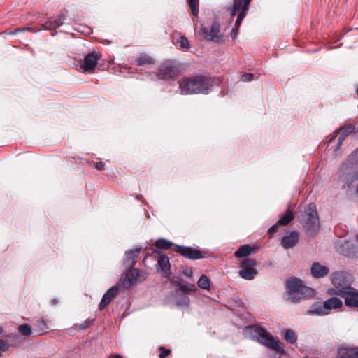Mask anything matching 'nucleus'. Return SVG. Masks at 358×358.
Here are the masks:
<instances>
[{"mask_svg":"<svg viewBox=\"0 0 358 358\" xmlns=\"http://www.w3.org/2000/svg\"><path fill=\"white\" fill-rule=\"evenodd\" d=\"M337 183L347 195L358 196V164L350 155L337 171Z\"/></svg>","mask_w":358,"mask_h":358,"instance_id":"f257e3e1","label":"nucleus"},{"mask_svg":"<svg viewBox=\"0 0 358 358\" xmlns=\"http://www.w3.org/2000/svg\"><path fill=\"white\" fill-rule=\"evenodd\" d=\"M179 90L182 95L208 94L213 86V80L209 76L199 74L193 76H184L178 81Z\"/></svg>","mask_w":358,"mask_h":358,"instance_id":"f03ea898","label":"nucleus"},{"mask_svg":"<svg viewBox=\"0 0 358 358\" xmlns=\"http://www.w3.org/2000/svg\"><path fill=\"white\" fill-rule=\"evenodd\" d=\"M248 327L250 329L253 338L260 344L280 355L286 354L284 345L267 332L264 328L258 325L249 326Z\"/></svg>","mask_w":358,"mask_h":358,"instance_id":"7ed1b4c3","label":"nucleus"},{"mask_svg":"<svg viewBox=\"0 0 358 358\" xmlns=\"http://www.w3.org/2000/svg\"><path fill=\"white\" fill-rule=\"evenodd\" d=\"M303 229L307 236H314L320 231V221L316 205L309 203L305 207L300 218Z\"/></svg>","mask_w":358,"mask_h":358,"instance_id":"20e7f679","label":"nucleus"},{"mask_svg":"<svg viewBox=\"0 0 358 358\" xmlns=\"http://www.w3.org/2000/svg\"><path fill=\"white\" fill-rule=\"evenodd\" d=\"M352 277L350 274L343 272L336 271L332 273L331 282L335 287L334 289L329 291V294H335L338 296L340 291H343L345 287H350Z\"/></svg>","mask_w":358,"mask_h":358,"instance_id":"39448f33","label":"nucleus"},{"mask_svg":"<svg viewBox=\"0 0 358 358\" xmlns=\"http://www.w3.org/2000/svg\"><path fill=\"white\" fill-rule=\"evenodd\" d=\"M252 0H234V3L230 8L231 16L237 15L234 27L238 29L242 23L243 20L246 16L249 6Z\"/></svg>","mask_w":358,"mask_h":358,"instance_id":"423d86ee","label":"nucleus"},{"mask_svg":"<svg viewBox=\"0 0 358 358\" xmlns=\"http://www.w3.org/2000/svg\"><path fill=\"white\" fill-rule=\"evenodd\" d=\"M201 34L208 41L220 43L222 41L224 35L220 33V24L217 19H215L210 27H202Z\"/></svg>","mask_w":358,"mask_h":358,"instance_id":"0eeeda50","label":"nucleus"},{"mask_svg":"<svg viewBox=\"0 0 358 358\" xmlns=\"http://www.w3.org/2000/svg\"><path fill=\"white\" fill-rule=\"evenodd\" d=\"M138 278H143V280L146 278L145 273L142 270L135 269L134 267H127V272L125 276L121 278L120 285L123 288L129 289L131 285L138 281Z\"/></svg>","mask_w":358,"mask_h":358,"instance_id":"6e6552de","label":"nucleus"},{"mask_svg":"<svg viewBox=\"0 0 358 358\" xmlns=\"http://www.w3.org/2000/svg\"><path fill=\"white\" fill-rule=\"evenodd\" d=\"M179 74L177 66L171 62H167L160 66L157 73L159 80H174Z\"/></svg>","mask_w":358,"mask_h":358,"instance_id":"1a4fd4ad","label":"nucleus"},{"mask_svg":"<svg viewBox=\"0 0 358 358\" xmlns=\"http://www.w3.org/2000/svg\"><path fill=\"white\" fill-rule=\"evenodd\" d=\"M338 296L344 299L345 305L349 308H358V290L355 288L345 287L343 291H340Z\"/></svg>","mask_w":358,"mask_h":358,"instance_id":"9d476101","label":"nucleus"},{"mask_svg":"<svg viewBox=\"0 0 358 358\" xmlns=\"http://www.w3.org/2000/svg\"><path fill=\"white\" fill-rule=\"evenodd\" d=\"M176 247L177 248L176 252L191 260L203 259L207 255L206 252H201L189 246L176 245Z\"/></svg>","mask_w":358,"mask_h":358,"instance_id":"9b49d317","label":"nucleus"},{"mask_svg":"<svg viewBox=\"0 0 358 358\" xmlns=\"http://www.w3.org/2000/svg\"><path fill=\"white\" fill-rule=\"evenodd\" d=\"M355 129V127L350 124L346 127H342L339 129L334 131L331 136L326 138V143H331L340 134L338 138V148L341 145L342 143L345 139L352 134Z\"/></svg>","mask_w":358,"mask_h":358,"instance_id":"f8f14e48","label":"nucleus"},{"mask_svg":"<svg viewBox=\"0 0 358 358\" xmlns=\"http://www.w3.org/2000/svg\"><path fill=\"white\" fill-rule=\"evenodd\" d=\"M335 358H358V346L345 343L339 345Z\"/></svg>","mask_w":358,"mask_h":358,"instance_id":"ddd939ff","label":"nucleus"},{"mask_svg":"<svg viewBox=\"0 0 358 358\" xmlns=\"http://www.w3.org/2000/svg\"><path fill=\"white\" fill-rule=\"evenodd\" d=\"M98 57L95 52L87 55L80 65V69L85 73H92L97 64Z\"/></svg>","mask_w":358,"mask_h":358,"instance_id":"4468645a","label":"nucleus"},{"mask_svg":"<svg viewBox=\"0 0 358 358\" xmlns=\"http://www.w3.org/2000/svg\"><path fill=\"white\" fill-rule=\"evenodd\" d=\"M67 13V10H62L56 18H51L43 24V29L53 30L62 26L66 19Z\"/></svg>","mask_w":358,"mask_h":358,"instance_id":"2eb2a0df","label":"nucleus"},{"mask_svg":"<svg viewBox=\"0 0 358 358\" xmlns=\"http://www.w3.org/2000/svg\"><path fill=\"white\" fill-rule=\"evenodd\" d=\"M67 13V10H62L56 18H51L43 24V29L53 30L62 26L66 19Z\"/></svg>","mask_w":358,"mask_h":358,"instance_id":"dca6fc26","label":"nucleus"},{"mask_svg":"<svg viewBox=\"0 0 358 358\" xmlns=\"http://www.w3.org/2000/svg\"><path fill=\"white\" fill-rule=\"evenodd\" d=\"M67 13V10H62L56 18H51L43 24V29L53 30L62 26L66 19Z\"/></svg>","mask_w":358,"mask_h":358,"instance_id":"f3484780","label":"nucleus"},{"mask_svg":"<svg viewBox=\"0 0 358 358\" xmlns=\"http://www.w3.org/2000/svg\"><path fill=\"white\" fill-rule=\"evenodd\" d=\"M119 292V286L114 285L108 289L106 292L103 294L99 304V310H103L105 308L111 301L117 295Z\"/></svg>","mask_w":358,"mask_h":358,"instance_id":"a211bd4d","label":"nucleus"},{"mask_svg":"<svg viewBox=\"0 0 358 358\" xmlns=\"http://www.w3.org/2000/svg\"><path fill=\"white\" fill-rule=\"evenodd\" d=\"M259 250V248L256 245H250L245 244L241 245L234 252L236 258H248L250 255L255 254Z\"/></svg>","mask_w":358,"mask_h":358,"instance_id":"6ab92c4d","label":"nucleus"},{"mask_svg":"<svg viewBox=\"0 0 358 358\" xmlns=\"http://www.w3.org/2000/svg\"><path fill=\"white\" fill-rule=\"evenodd\" d=\"M169 296L177 306H187L189 303V298L183 293V291L175 290L170 294Z\"/></svg>","mask_w":358,"mask_h":358,"instance_id":"aec40b11","label":"nucleus"},{"mask_svg":"<svg viewBox=\"0 0 358 358\" xmlns=\"http://www.w3.org/2000/svg\"><path fill=\"white\" fill-rule=\"evenodd\" d=\"M169 259L166 255H161L158 260L157 268L164 278H169L171 275Z\"/></svg>","mask_w":358,"mask_h":358,"instance_id":"412c9836","label":"nucleus"},{"mask_svg":"<svg viewBox=\"0 0 358 358\" xmlns=\"http://www.w3.org/2000/svg\"><path fill=\"white\" fill-rule=\"evenodd\" d=\"M310 271L314 278H322L327 275L329 269L327 266H323L319 262H314L310 266Z\"/></svg>","mask_w":358,"mask_h":358,"instance_id":"4be33fe9","label":"nucleus"},{"mask_svg":"<svg viewBox=\"0 0 358 358\" xmlns=\"http://www.w3.org/2000/svg\"><path fill=\"white\" fill-rule=\"evenodd\" d=\"M142 250L141 247H136L126 252L125 264L127 267L134 268L137 262V258Z\"/></svg>","mask_w":358,"mask_h":358,"instance_id":"5701e85b","label":"nucleus"},{"mask_svg":"<svg viewBox=\"0 0 358 358\" xmlns=\"http://www.w3.org/2000/svg\"><path fill=\"white\" fill-rule=\"evenodd\" d=\"M299 233L292 231L289 235L284 236L281 240V244L285 249L294 247L298 242Z\"/></svg>","mask_w":358,"mask_h":358,"instance_id":"b1692460","label":"nucleus"},{"mask_svg":"<svg viewBox=\"0 0 358 358\" xmlns=\"http://www.w3.org/2000/svg\"><path fill=\"white\" fill-rule=\"evenodd\" d=\"M343 306L342 301L338 297H331L324 301L323 308L326 309L327 314H329L331 310L338 309Z\"/></svg>","mask_w":358,"mask_h":358,"instance_id":"393cba45","label":"nucleus"},{"mask_svg":"<svg viewBox=\"0 0 358 358\" xmlns=\"http://www.w3.org/2000/svg\"><path fill=\"white\" fill-rule=\"evenodd\" d=\"M303 285V281L296 277H292L288 279L286 282V286L287 291V292H299L301 286Z\"/></svg>","mask_w":358,"mask_h":358,"instance_id":"a878e982","label":"nucleus"},{"mask_svg":"<svg viewBox=\"0 0 358 358\" xmlns=\"http://www.w3.org/2000/svg\"><path fill=\"white\" fill-rule=\"evenodd\" d=\"M258 273V271L255 268H245L238 271L239 276L245 280H252Z\"/></svg>","mask_w":358,"mask_h":358,"instance_id":"bb28decb","label":"nucleus"},{"mask_svg":"<svg viewBox=\"0 0 358 358\" xmlns=\"http://www.w3.org/2000/svg\"><path fill=\"white\" fill-rule=\"evenodd\" d=\"M309 315H328L326 309L323 308V303L316 302L313 303L308 310Z\"/></svg>","mask_w":358,"mask_h":358,"instance_id":"cd10ccee","label":"nucleus"},{"mask_svg":"<svg viewBox=\"0 0 358 358\" xmlns=\"http://www.w3.org/2000/svg\"><path fill=\"white\" fill-rule=\"evenodd\" d=\"M48 325L43 320H38L34 324V331L38 335H43L48 331Z\"/></svg>","mask_w":358,"mask_h":358,"instance_id":"c85d7f7f","label":"nucleus"},{"mask_svg":"<svg viewBox=\"0 0 358 358\" xmlns=\"http://www.w3.org/2000/svg\"><path fill=\"white\" fill-rule=\"evenodd\" d=\"M154 60L152 58L146 53H141L139 57L135 60V64L138 66H143L144 64H153Z\"/></svg>","mask_w":358,"mask_h":358,"instance_id":"c756f323","label":"nucleus"},{"mask_svg":"<svg viewBox=\"0 0 358 358\" xmlns=\"http://www.w3.org/2000/svg\"><path fill=\"white\" fill-rule=\"evenodd\" d=\"M294 219L293 212L289 209H287L285 214L280 217L278 221V224L280 226H286L292 220Z\"/></svg>","mask_w":358,"mask_h":358,"instance_id":"7c9ffc66","label":"nucleus"},{"mask_svg":"<svg viewBox=\"0 0 358 358\" xmlns=\"http://www.w3.org/2000/svg\"><path fill=\"white\" fill-rule=\"evenodd\" d=\"M198 286L202 289H210V280L206 275H201L197 282Z\"/></svg>","mask_w":358,"mask_h":358,"instance_id":"2f4dec72","label":"nucleus"},{"mask_svg":"<svg viewBox=\"0 0 358 358\" xmlns=\"http://www.w3.org/2000/svg\"><path fill=\"white\" fill-rule=\"evenodd\" d=\"M155 245L158 249L167 250L171 248L173 243L165 238H159L155 241Z\"/></svg>","mask_w":358,"mask_h":358,"instance_id":"473e14b6","label":"nucleus"},{"mask_svg":"<svg viewBox=\"0 0 358 358\" xmlns=\"http://www.w3.org/2000/svg\"><path fill=\"white\" fill-rule=\"evenodd\" d=\"M284 338L289 343L294 344L297 341V336L292 329H285L283 334Z\"/></svg>","mask_w":358,"mask_h":358,"instance_id":"72a5a7b5","label":"nucleus"},{"mask_svg":"<svg viewBox=\"0 0 358 358\" xmlns=\"http://www.w3.org/2000/svg\"><path fill=\"white\" fill-rule=\"evenodd\" d=\"M299 293L302 299L310 298L315 295V290L309 287L303 285V284L299 290Z\"/></svg>","mask_w":358,"mask_h":358,"instance_id":"f704fd0d","label":"nucleus"},{"mask_svg":"<svg viewBox=\"0 0 358 358\" xmlns=\"http://www.w3.org/2000/svg\"><path fill=\"white\" fill-rule=\"evenodd\" d=\"M302 299L299 292H287L286 300L291 303H298Z\"/></svg>","mask_w":358,"mask_h":358,"instance_id":"c9c22d12","label":"nucleus"},{"mask_svg":"<svg viewBox=\"0 0 358 358\" xmlns=\"http://www.w3.org/2000/svg\"><path fill=\"white\" fill-rule=\"evenodd\" d=\"M257 261L251 258H245L240 263L239 266L242 268H255L257 266Z\"/></svg>","mask_w":358,"mask_h":358,"instance_id":"e433bc0d","label":"nucleus"},{"mask_svg":"<svg viewBox=\"0 0 358 358\" xmlns=\"http://www.w3.org/2000/svg\"><path fill=\"white\" fill-rule=\"evenodd\" d=\"M19 333L24 336H29L32 334L31 327L27 324H23L18 327Z\"/></svg>","mask_w":358,"mask_h":358,"instance_id":"4c0bfd02","label":"nucleus"},{"mask_svg":"<svg viewBox=\"0 0 358 358\" xmlns=\"http://www.w3.org/2000/svg\"><path fill=\"white\" fill-rule=\"evenodd\" d=\"M94 318L87 319L79 324H75V328H78L80 330L86 329L94 324Z\"/></svg>","mask_w":358,"mask_h":358,"instance_id":"58836bf2","label":"nucleus"},{"mask_svg":"<svg viewBox=\"0 0 358 358\" xmlns=\"http://www.w3.org/2000/svg\"><path fill=\"white\" fill-rule=\"evenodd\" d=\"M192 14L196 16L199 13V0H187Z\"/></svg>","mask_w":358,"mask_h":358,"instance_id":"ea45409f","label":"nucleus"},{"mask_svg":"<svg viewBox=\"0 0 358 358\" xmlns=\"http://www.w3.org/2000/svg\"><path fill=\"white\" fill-rule=\"evenodd\" d=\"M178 43L180 44V47L182 48L188 49L190 47L189 41L185 36H180L178 40Z\"/></svg>","mask_w":358,"mask_h":358,"instance_id":"a19ab883","label":"nucleus"},{"mask_svg":"<svg viewBox=\"0 0 358 358\" xmlns=\"http://www.w3.org/2000/svg\"><path fill=\"white\" fill-rule=\"evenodd\" d=\"M10 345L9 343L4 340L0 339V357L1 356V353L7 351L9 349Z\"/></svg>","mask_w":358,"mask_h":358,"instance_id":"79ce46f5","label":"nucleus"},{"mask_svg":"<svg viewBox=\"0 0 358 358\" xmlns=\"http://www.w3.org/2000/svg\"><path fill=\"white\" fill-rule=\"evenodd\" d=\"M159 350L160 351L159 358H166L171 354V350L163 346L159 347Z\"/></svg>","mask_w":358,"mask_h":358,"instance_id":"37998d69","label":"nucleus"},{"mask_svg":"<svg viewBox=\"0 0 358 358\" xmlns=\"http://www.w3.org/2000/svg\"><path fill=\"white\" fill-rule=\"evenodd\" d=\"M253 78V74L251 73H245L241 76V80L243 82L251 81Z\"/></svg>","mask_w":358,"mask_h":358,"instance_id":"c03bdc74","label":"nucleus"},{"mask_svg":"<svg viewBox=\"0 0 358 358\" xmlns=\"http://www.w3.org/2000/svg\"><path fill=\"white\" fill-rule=\"evenodd\" d=\"M278 229V224H273V226H271L268 231V236L271 238L273 236V235L277 232Z\"/></svg>","mask_w":358,"mask_h":358,"instance_id":"a18cd8bd","label":"nucleus"},{"mask_svg":"<svg viewBox=\"0 0 358 358\" xmlns=\"http://www.w3.org/2000/svg\"><path fill=\"white\" fill-rule=\"evenodd\" d=\"M173 284H175L176 286L179 287L177 290H185L187 289V285H182L179 280H174Z\"/></svg>","mask_w":358,"mask_h":358,"instance_id":"49530a36","label":"nucleus"},{"mask_svg":"<svg viewBox=\"0 0 358 358\" xmlns=\"http://www.w3.org/2000/svg\"><path fill=\"white\" fill-rule=\"evenodd\" d=\"M238 34V29H236V27H233L231 31V36L233 39L236 38Z\"/></svg>","mask_w":358,"mask_h":358,"instance_id":"de8ad7c7","label":"nucleus"},{"mask_svg":"<svg viewBox=\"0 0 358 358\" xmlns=\"http://www.w3.org/2000/svg\"><path fill=\"white\" fill-rule=\"evenodd\" d=\"M94 166L97 170H102L104 169L105 164L103 162H99L95 163Z\"/></svg>","mask_w":358,"mask_h":358,"instance_id":"09e8293b","label":"nucleus"},{"mask_svg":"<svg viewBox=\"0 0 358 358\" xmlns=\"http://www.w3.org/2000/svg\"><path fill=\"white\" fill-rule=\"evenodd\" d=\"M184 274L188 277H191L192 274V271L191 268H186V270L184 271Z\"/></svg>","mask_w":358,"mask_h":358,"instance_id":"8fccbe9b","label":"nucleus"},{"mask_svg":"<svg viewBox=\"0 0 358 358\" xmlns=\"http://www.w3.org/2000/svg\"><path fill=\"white\" fill-rule=\"evenodd\" d=\"M108 358H124L122 355L120 354H111L110 356L108 357Z\"/></svg>","mask_w":358,"mask_h":358,"instance_id":"3c124183","label":"nucleus"},{"mask_svg":"<svg viewBox=\"0 0 358 358\" xmlns=\"http://www.w3.org/2000/svg\"><path fill=\"white\" fill-rule=\"evenodd\" d=\"M196 287L194 284H192L190 286H187V289H185V290H182L183 292H187V291H192V290H196Z\"/></svg>","mask_w":358,"mask_h":358,"instance_id":"603ef678","label":"nucleus"},{"mask_svg":"<svg viewBox=\"0 0 358 358\" xmlns=\"http://www.w3.org/2000/svg\"><path fill=\"white\" fill-rule=\"evenodd\" d=\"M27 29H16V30H15V31H13V34H16V33H17V32H22V31H25V30H27Z\"/></svg>","mask_w":358,"mask_h":358,"instance_id":"864d4df0","label":"nucleus"},{"mask_svg":"<svg viewBox=\"0 0 358 358\" xmlns=\"http://www.w3.org/2000/svg\"><path fill=\"white\" fill-rule=\"evenodd\" d=\"M4 331L2 327H0V335H2L3 334Z\"/></svg>","mask_w":358,"mask_h":358,"instance_id":"5fc2aeb1","label":"nucleus"},{"mask_svg":"<svg viewBox=\"0 0 358 358\" xmlns=\"http://www.w3.org/2000/svg\"><path fill=\"white\" fill-rule=\"evenodd\" d=\"M52 304H57V300L54 299L52 300Z\"/></svg>","mask_w":358,"mask_h":358,"instance_id":"6e6d98bb","label":"nucleus"},{"mask_svg":"<svg viewBox=\"0 0 358 358\" xmlns=\"http://www.w3.org/2000/svg\"><path fill=\"white\" fill-rule=\"evenodd\" d=\"M304 358H308V357H304Z\"/></svg>","mask_w":358,"mask_h":358,"instance_id":"4d7b16f0","label":"nucleus"}]
</instances>
